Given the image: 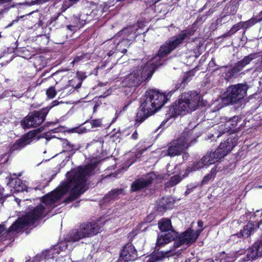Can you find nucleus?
I'll return each mask as SVG.
<instances>
[{"mask_svg": "<svg viewBox=\"0 0 262 262\" xmlns=\"http://www.w3.org/2000/svg\"><path fill=\"white\" fill-rule=\"evenodd\" d=\"M96 166L95 163L90 164L68 172L69 176L67 182L62 183L56 190L45 196L41 204L30 209L24 217L19 218L9 227L8 232L15 231L34 224L36 221L46 215L51 208L56 206V203L70 190V196L64 202L69 203L77 199L87 189L86 180L92 174Z\"/></svg>", "mask_w": 262, "mask_h": 262, "instance_id": "1", "label": "nucleus"}, {"mask_svg": "<svg viewBox=\"0 0 262 262\" xmlns=\"http://www.w3.org/2000/svg\"><path fill=\"white\" fill-rule=\"evenodd\" d=\"M195 31L193 28H190L168 39L160 47L155 57L147 62L144 67L141 65L135 68L125 78L124 82L129 87L135 86L150 78L155 69L162 65L161 59L169 54L185 40L189 39Z\"/></svg>", "mask_w": 262, "mask_h": 262, "instance_id": "2", "label": "nucleus"}, {"mask_svg": "<svg viewBox=\"0 0 262 262\" xmlns=\"http://www.w3.org/2000/svg\"><path fill=\"white\" fill-rule=\"evenodd\" d=\"M202 98L201 95L194 91L183 93L178 101L173 105L176 114L190 113L203 106Z\"/></svg>", "mask_w": 262, "mask_h": 262, "instance_id": "3", "label": "nucleus"}, {"mask_svg": "<svg viewBox=\"0 0 262 262\" xmlns=\"http://www.w3.org/2000/svg\"><path fill=\"white\" fill-rule=\"evenodd\" d=\"M101 223L98 222H88L81 224L79 228L73 230L70 234V240L76 242L83 238L97 234L102 231Z\"/></svg>", "mask_w": 262, "mask_h": 262, "instance_id": "4", "label": "nucleus"}, {"mask_svg": "<svg viewBox=\"0 0 262 262\" xmlns=\"http://www.w3.org/2000/svg\"><path fill=\"white\" fill-rule=\"evenodd\" d=\"M249 86L246 83H238L229 86L226 93L222 98L224 105L236 103L246 95Z\"/></svg>", "mask_w": 262, "mask_h": 262, "instance_id": "5", "label": "nucleus"}, {"mask_svg": "<svg viewBox=\"0 0 262 262\" xmlns=\"http://www.w3.org/2000/svg\"><path fill=\"white\" fill-rule=\"evenodd\" d=\"M59 103L57 100L54 101L51 106L43 108L40 111L33 112L31 115H28L21 121V126L24 128H29L40 125L44 121L50 110Z\"/></svg>", "mask_w": 262, "mask_h": 262, "instance_id": "6", "label": "nucleus"}, {"mask_svg": "<svg viewBox=\"0 0 262 262\" xmlns=\"http://www.w3.org/2000/svg\"><path fill=\"white\" fill-rule=\"evenodd\" d=\"M191 132H184L183 135L176 140L170 142L168 145V149L164 155L174 157L180 155L189 146V142H191Z\"/></svg>", "mask_w": 262, "mask_h": 262, "instance_id": "7", "label": "nucleus"}, {"mask_svg": "<svg viewBox=\"0 0 262 262\" xmlns=\"http://www.w3.org/2000/svg\"><path fill=\"white\" fill-rule=\"evenodd\" d=\"M154 102L150 100L147 93L143 97L141 100L140 109L137 113L136 122L139 123L143 121L149 116L153 115L157 111L154 107Z\"/></svg>", "mask_w": 262, "mask_h": 262, "instance_id": "8", "label": "nucleus"}, {"mask_svg": "<svg viewBox=\"0 0 262 262\" xmlns=\"http://www.w3.org/2000/svg\"><path fill=\"white\" fill-rule=\"evenodd\" d=\"M202 229L194 231L191 229H188L182 233L178 237L177 239L174 243V248L171 250L174 251L175 248L180 247L183 245H190L194 243L200 235Z\"/></svg>", "mask_w": 262, "mask_h": 262, "instance_id": "9", "label": "nucleus"}, {"mask_svg": "<svg viewBox=\"0 0 262 262\" xmlns=\"http://www.w3.org/2000/svg\"><path fill=\"white\" fill-rule=\"evenodd\" d=\"M38 132L37 130H31L25 134L21 138L18 139L10 146V151L13 152L16 150H20L27 145L30 144L36 138Z\"/></svg>", "mask_w": 262, "mask_h": 262, "instance_id": "10", "label": "nucleus"}, {"mask_svg": "<svg viewBox=\"0 0 262 262\" xmlns=\"http://www.w3.org/2000/svg\"><path fill=\"white\" fill-rule=\"evenodd\" d=\"M155 178L156 174L153 172H150L136 179L132 183L130 191L132 192H135L148 187L152 183Z\"/></svg>", "mask_w": 262, "mask_h": 262, "instance_id": "11", "label": "nucleus"}, {"mask_svg": "<svg viewBox=\"0 0 262 262\" xmlns=\"http://www.w3.org/2000/svg\"><path fill=\"white\" fill-rule=\"evenodd\" d=\"M146 93L150 100L154 102V107H155L157 111L164 105L168 100L164 94L160 93L156 90H149L146 92Z\"/></svg>", "mask_w": 262, "mask_h": 262, "instance_id": "12", "label": "nucleus"}, {"mask_svg": "<svg viewBox=\"0 0 262 262\" xmlns=\"http://www.w3.org/2000/svg\"><path fill=\"white\" fill-rule=\"evenodd\" d=\"M138 257V254L134 246L131 244H127L124 246L123 250L120 253V259L118 262L121 260L124 262L133 261Z\"/></svg>", "mask_w": 262, "mask_h": 262, "instance_id": "13", "label": "nucleus"}, {"mask_svg": "<svg viewBox=\"0 0 262 262\" xmlns=\"http://www.w3.org/2000/svg\"><path fill=\"white\" fill-rule=\"evenodd\" d=\"M237 139L235 137H229L223 142H222L216 149L218 153L222 158L226 156L236 145Z\"/></svg>", "mask_w": 262, "mask_h": 262, "instance_id": "14", "label": "nucleus"}, {"mask_svg": "<svg viewBox=\"0 0 262 262\" xmlns=\"http://www.w3.org/2000/svg\"><path fill=\"white\" fill-rule=\"evenodd\" d=\"M236 256L239 262H247L253 260L257 256H260L253 246L247 250H241L236 252Z\"/></svg>", "mask_w": 262, "mask_h": 262, "instance_id": "15", "label": "nucleus"}, {"mask_svg": "<svg viewBox=\"0 0 262 262\" xmlns=\"http://www.w3.org/2000/svg\"><path fill=\"white\" fill-rule=\"evenodd\" d=\"M58 254V250L51 249L43 252L42 256L45 259V262H70V258L68 257H59L55 259Z\"/></svg>", "mask_w": 262, "mask_h": 262, "instance_id": "16", "label": "nucleus"}, {"mask_svg": "<svg viewBox=\"0 0 262 262\" xmlns=\"http://www.w3.org/2000/svg\"><path fill=\"white\" fill-rule=\"evenodd\" d=\"M173 255V250L159 251L145 257V262H157L161 260L164 257H169Z\"/></svg>", "mask_w": 262, "mask_h": 262, "instance_id": "17", "label": "nucleus"}, {"mask_svg": "<svg viewBox=\"0 0 262 262\" xmlns=\"http://www.w3.org/2000/svg\"><path fill=\"white\" fill-rule=\"evenodd\" d=\"M254 225L252 223H249L246 225L243 230H241L239 233L233 234L230 236V240L232 241H237L236 239L238 238L248 237L249 236L251 232L254 230Z\"/></svg>", "mask_w": 262, "mask_h": 262, "instance_id": "18", "label": "nucleus"}, {"mask_svg": "<svg viewBox=\"0 0 262 262\" xmlns=\"http://www.w3.org/2000/svg\"><path fill=\"white\" fill-rule=\"evenodd\" d=\"M222 158V157L220 156L216 149L213 152L206 154L203 157L204 161L206 163L207 165L215 163Z\"/></svg>", "mask_w": 262, "mask_h": 262, "instance_id": "19", "label": "nucleus"}, {"mask_svg": "<svg viewBox=\"0 0 262 262\" xmlns=\"http://www.w3.org/2000/svg\"><path fill=\"white\" fill-rule=\"evenodd\" d=\"M159 229L162 232H166L167 231L172 230L171 221L169 219H163L158 222Z\"/></svg>", "mask_w": 262, "mask_h": 262, "instance_id": "20", "label": "nucleus"}, {"mask_svg": "<svg viewBox=\"0 0 262 262\" xmlns=\"http://www.w3.org/2000/svg\"><path fill=\"white\" fill-rule=\"evenodd\" d=\"M207 165L206 163L204 161L203 158L201 160L194 162L191 166L187 168L188 172H192L196 171L203 168L205 166Z\"/></svg>", "mask_w": 262, "mask_h": 262, "instance_id": "21", "label": "nucleus"}, {"mask_svg": "<svg viewBox=\"0 0 262 262\" xmlns=\"http://www.w3.org/2000/svg\"><path fill=\"white\" fill-rule=\"evenodd\" d=\"M130 44V41L128 39H123L117 43L116 50L121 53H125Z\"/></svg>", "mask_w": 262, "mask_h": 262, "instance_id": "22", "label": "nucleus"}, {"mask_svg": "<svg viewBox=\"0 0 262 262\" xmlns=\"http://www.w3.org/2000/svg\"><path fill=\"white\" fill-rule=\"evenodd\" d=\"M262 225V219L257 223V226L259 228ZM262 229V227L261 228ZM254 248L258 253V255L262 256V235L260 236L259 239L256 241L253 245Z\"/></svg>", "mask_w": 262, "mask_h": 262, "instance_id": "23", "label": "nucleus"}, {"mask_svg": "<svg viewBox=\"0 0 262 262\" xmlns=\"http://www.w3.org/2000/svg\"><path fill=\"white\" fill-rule=\"evenodd\" d=\"M155 12L159 15V17H163L168 12V6L165 4L155 6Z\"/></svg>", "mask_w": 262, "mask_h": 262, "instance_id": "24", "label": "nucleus"}, {"mask_svg": "<svg viewBox=\"0 0 262 262\" xmlns=\"http://www.w3.org/2000/svg\"><path fill=\"white\" fill-rule=\"evenodd\" d=\"M216 174V170L215 168H213L210 172L204 177L202 182L201 185H204L207 184L210 180H213Z\"/></svg>", "mask_w": 262, "mask_h": 262, "instance_id": "25", "label": "nucleus"}, {"mask_svg": "<svg viewBox=\"0 0 262 262\" xmlns=\"http://www.w3.org/2000/svg\"><path fill=\"white\" fill-rule=\"evenodd\" d=\"M124 190L122 188H116L110 191L105 196L109 200H114L120 194H123Z\"/></svg>", "mask_w": 262, "mask_h": 262, "instance_id": "26", "label": "nucleus"}, {"mask_svg": "<svg viewBox=\"0 0 262 262\" xmlns=\"http://www.w3.org/2000/svg\"><path fill=\"white\" fill-rule=\"evenodd\" d=\"M258 57V53H257L250 54L248 56L244 57V58L242 60H240V61L245 67L246 66L250 63V62L252 60L257 58Z\"/></svg>", "mask_w": 262, "mask_h": 262, "instance_id": "27", "label": "nucleus"}, {"mask_svg": "<svg viewBox=\"0 0 262 262\" xmlns=\"http://www.w3.org/2000/svg\"><path fill=\"white\" fill-rule=\"evenodd\" d=\"M163 236L166 238L167 242L170 243L172 241H173L176 237L178 236V233L176 232L173 229L167 231L166 232H164L163 234Z\"/></svg>", "mask_w": 262, "mask_h": 262, "instance_id": "28", "label": "nucleus"}, {"mask_svg": "<svg viewBox=\"0 0 262 262\" xmlns=\"http://www.w3.org/2000/svg\"><path fill=\"white\" fill-rule=\"evenodd\" d=\"M244 67L245 66L240 61H238L232 69L231 76H234L235 74L242 71Z\"/></svg>", "mask_w": 262, "mask_h": 262, "instance_id": "29", "label": "nucleus"}, {"mask_svg": "<svg viewBox=\"0 0 262 262\" xmlns=\"http://www.w3.org/2000/svg\"><path fill=\"white\" fill-rule=\"evenodd\" d=\"M181 180V179L179 176L175 175L171 177L170 180L167 182L166 185L167 186H173L179 183Z\"/></svg>", "mask_w": 262, "mask_h": 262, "instance_id": "30", "label": "nucleus"}, {"mask_svg": "<svg viewBox=\"0 0 262 262\" xmlns=\"http://www.w3.org/2000/svg\"><path fill=\"white\" fill-rule=\"evenodd\" d=\"M35 13V16L37 18H38L39 20H38V23H37V24L38 25V27H41L42 25H43V16H42V14L40 13H37V11H33L29 14H27V15H30L33 13Z\"/></svg>", "mask_w": 262, "mask_h": 262, "instance_id": "31", "label": "nucleus"}, {"mask_svg": "<svg viewBox=\"0 0 262 262\" xmlns=\"http://www.w3.org/2000/svg\"><path fill=\"white\" fill-rule=\"evenodd\" d=\"M168 243H169V242H167L166 238H165V237L163 236V235L162 234L158 236L157 240L156 245L157 246L161 247Z\"/></svg>", "mask_w": 262, "mask_h": 262, "instance_id": "32", "label": "nucleus"}, {"mask_svg": "<svg viewBox=\"0 0 262 262\" xmlns=\"http://www.w3.org/2000/svg\"><path fill=\"white\" fill-rule=\"evenodd\" d=\"M16 184L14 188L18 191L26 190V186L23 185L22 182L19 179H17L15 181Z\"/></svg>", "mask_w": 262, "mask_h": 262, "instance_id": "33", "label": "nucleus"}, {"mask_svg": "<svg viewBox=\"0 0 262 262\" xmlns=\"http://www.w3.org/2000/svg\"><path fill=\"white\" fill-rule=\"evenodd\" d=\"M42 0H35V1H32L30 2H25V3H19L18 5H28V6H32L35 4H43V2H42Z\"/></svg>", "mask_w": 262, "mask_h": 262, "instance_id": "34", "label": "nucleus"}, {"mask_svg": "<svg viewBox=\"0 0 262 262\" xmlns=\"http://www.w3.org/2000/svg\"><path fill=\"white\" fill-rule=\"evenodd\" d=\"M46 94L48 97L53 98L55 96L56 92L53 87H51L47 90Z\"/></svg>", "mask_w": 262, "mask_h": 262, "instance_id": "35", "label": "nucleus"}, {"mask_svg": "<svg viewBox=\"0 0 262 262\" xmlns=\"http://www.w3.org/2000/svg\"><path fill=\"white\" fill-rule=\"evenodd\" d=\"M129 29L128 28H125L120 32H119L117 35L115 36V38H116L118 36H124V37L126 36H128L130 34V32L129 30Z\"/></svg>", "mask_w": 262, "mask_h": 262, "instance_id": "36", "label": "nucleus"}, {"mask_svg": "<svg viewBox=\"0 0 262 262\" xmlns=\"http://www.w3.org/2000/svg\"><path fill=\"white\" fill-rule=\"evenodd\" d=\"M73 5V4L71 2H70L69 0H67L64 1L62 6L61 7V10L62 12L65 11L68 8L70 7Z\"/></svg>", "mask_w": 262, "mask_h": 262, "instance_id": "37", "label": "nucleus"}, {"mask_svg": "<svg viewBox=\"0 0 262 262\" xmlns=\"http://www.w3.org/2000/svg\"><path fill=\"white\" fill-rule=\"evenodd\" d=\"M63 146L67 149L68 150H71L73 149L74 145L71 144L70 142L67 140H64L62 143Z\"/></svg>", "mask_w": 262, "mask_h": 262, "instance_id": "38", "label": "nucleus"}, {"mask_svg": "<svg viewBox=\"0 0 262 262\" xmlns=\"http://www.w3.org/2000/svg\"><path fill=\"white\" fill-rule=\"evenodd\" d=\"M262 20V11L260 13L259 16H257L253 19H251L249 21V23L251 24H254L255 23Z\"/></svg>", "mask_w": 262, "mask_h": 262, "instance_id": "39", "label": "nucleus"}, {"mask_svg": "<svg viewBox=\"0 0 262 262\" xmlns=\"http://www.w3.org/2000/svg\"><path fill=\"white\" fill-rule=\"evenodd\" d=\"M236 256V253L233 254L228 255L226 258V262H233L235 260L237 259Z\"/></svg>", "mask_w": 262, "mask_h": 262, "instance_id": "40", "label": "nucleus"}, {"mask_svg": "<svg viewBox=\"0 0 262 262\" xmlns=\"http://www.w3.org/2000/svg\"><path fill=\"white\" fill-rule=\"evenodd\" d=\"M227 10H230L229 14L233 15L236 12V6L234 5H230L227 7Z\"/></svg>", "mask_w": 262, "mask_h": 262, "instance_id": "41", "label": "nucleus"}, {"mask_svg": "<svg viewBox=\"0 0 262 262\" xmlns=\"http://www.w3.org/2000/svg\"><path fill=\"white\" fill-rule=\"evenodd\" d=\"M91 124L93 127H99L101 125V121L99 119L94 120L92 121Z\"/></svg>", "mask_w": 262, "mask_h": 262, "instance_id": "42", "label": "nucleus"}, {"mask_svg": "<svg viewBox=\"0 0 262 262\" xmlns=\"http://www.w3.org/2000/svg\"><path fill=\"white\" fill-rule=\"evenodd\" d=\"M83 58H84V56L83 55L77 56L75 58L74 60L72 62V63L74 64L75 63H78L79 61H80V60L83 59Z\"/></svg>", "mask_w": 262, "mask_h": 262, "instance_id": "43", "label": "nucleus"}, {"mask_svg": "<svg viewBox=\"0 0 262 262\" xmlns=\"http://www.w3.org/2000/svg\"><path fill=\"white\" fill-rule=\"evenodd\" d=\"M138 138V134L137 130H135L132 135V138L134 140H137Z\"/></svg>", "mask_w": 262, "mask_h": 262, "instance_id": "44", "label": "nucleus"}, {"mask_svg": "<svg viewBox=\"0 0 262 262\" xmlns=\"http://www.w3.org/2000/svg\"><path fill=\"white\" fill-rule=\"evenodd\" d=\"M6 230V228L4 225H0V234Z\"/></svg>", "mask_w": 262, "mask_h": 262, "instance_id": "45", "label": "nucleus"}, {"mask_svg": "<svg viewBox=\"0 0 262 262\" xmlns=\"http://www.w3.org/2000/svg\"><path fill=\"white\" fill-rule=\"evenodd\" d=\"M12 0H0V5L11 2Z\"/></svg>", "mask_w": 262, "mask_h": 262, "instance_id": "46", "label": "nucleus"}, {"mask_svg": "<svg viewBox=\"0 0 262 262\" xmlns=\"http://www.w3.org/2000/svg\"><path fill=\"white\" fill-rule=\"evenodd\" d=\"M239 29V27L238 26H233L232 28V30L233 31V32H236L237 31V30H238Z\"/></svg>", "mask_w": 262, "mask_h": 262, "instance_id": "47", "label": "nucleus"}, {"mask_svg": "<svg viewBox=\"0 0 262 262\" xmlns=\"http://www.w3.org/2000/svg\"><path fill=\"white\" fill-rule=\"evenodd\" d=\"M198 224L199 227H202L203 226V222H202V221H199L198 222Z\"/></svg>", "mask_w": 262, "mask_h": 262, "instance_id": "48", "label": "nucleus"}, {"mask_svg": "<svg viewBox=\"0 0 262 262\" xmlns=\"http://www.w3.org/2000/svg\"><path fill=\"white\" fill-rule=\"evenodd\" d=\"M188 155L187 153H184L183 156V159H185V158L186 159L188 157Z\"/></svg>", "mask_w": 262, "mask_h": 262, "instance_id": "49", "label": "nucleus"}, {"mask_svg": "<svg viewBox=\"0 0 262 262\" xmlns=\"http://www.w3.org/2000/svg\"><path fill=\"white\" fill-rule=\"evenodd\" d=\"M73 27V26L72 25H69L67 26V28L68 29L72 30V27Z\"/></svg>", "mask_w": 262, "mask_h": 262, "instance_id": "50", "label": "nucleus"}, {"mask_svg": "<svg viewBox=\"0 0 262 262\" xmlns=\"http://www.w3.org/2000/svg\"><path fill=\"white\" fill-rule=\"evenodd\" d=\"M234 120H236V118L235 117H233L232 120H230V121H234Z\"/></svg>", "mask_w": 262, "mask_h": 262, "instance_id": "51", "label": "nucleus"}, {"mask_svg": "<svg viewBox=\"0 0 262 262\" xmlns=\"http://www.w3.org/2000/svg\"><path fill=\"white\" fill-rule=\"evenodd\" d=\"M15 21H16V20H13L11 24H10V25H8V27H10V26H12V23H14V22H15Z\"/></svg>", "mask_w": 262, "mask_h": 262, "instance_id": "52", "label": "nucleus"}, {"mask_svg": "<svg viewBox=\"0 0 262 262\" xmlns=\"http://www.w3.org/2000/svg\"><path fill=\"white\" fill-rule=\"evenodd\" d=\"M189 192H190V191H189V189H187V190L186 191V192H185V193H186V194H188V193H189Z\"/></svg>", "mask_w": 262, "mask_h": 262, "instance_id": "53", "label": "nucleus"}, {"mask_svg": "<svg viewBox=\"0 0 262 262\" xmlns=\"http://www.w3.org/2000/svg\"><path fill=\"white\" fill-rule=\"evenodd\" d=\"M205 262H214V261L212 260H207Z\"/></svg>", "mask_w": 262, "mask_h": 262, "instance_id": "54", "label": "nucleus"}, {"mask_svg": "<svg viewBox=\"0 0 262 262\" xmlns=\"http://www.w3.org/2000/svg\"><path fill=\"white\" fill-rule=\"evenodd\" d=\"M36 259H37V260H39V259H38V256L36 257Z\"/></svg>", "mask_w": 262, "mask_h": 262, "instance_id": "55", "label": "nucleus"}, {"mask_svg": "<svg viewBox=\"0 0 262 262\" xmlns=\"http://www.w3.org/2000/svg\"><path fill=\"white\" fill-rule=\"evenodd\" d=\"M258 188H262V185L259 186Z\"/></svg>", "mask_w": 262, "mask_h": 262, "instance_id": "56", "label": "nucleus"}, {"mask_svg": "<svg viewBox=\"0 0 262 262\" xmlns=\"http://www.w3.org/2000/svg\"><path fill=\"white\" fill-rule=\"evenodd\" d=\"M75 20L76 21H77V20H78V18L76 17V18H75Z\"/></svg>", "mask_w": 262, "mask_h": 262, "instance_id": "57", "label": "nucleus"}, {"mask_svg": "<svg viewBox=\"0 0 262 262\" xmlns=\"http://www.w3.org/2000/svg\"><path fill=\"white\" fill-rule=\"evenodd\" d=\"M137 62H141V61L140 60H137Z\"/></svg>", "mask_w": 262, "mask_h": 262, "instance_id": "58", "label": "nucleus"}, {"mask_svg": "<svg viewBox=\"0 0 262 262\" xmlns=\"http://www.w3.org/2000/svg\"><path fill=\"white\" fill-rule=\"evenodd\" d=\"M220 136V134L218 135L217 136V138H219Z\"/></svg>", "mask_w": 262, "mask_h": 262, "instance_id": "59", "label": "nucleus"}]
</instances>
